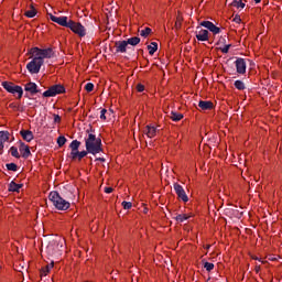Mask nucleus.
I'll return each instance as SVG.
<instances>
[{"mask_svg":"<svg viewBox=\"0 0 282 282\" xmlns=\"http://www.w3.org/2000/svg\"><path fill=\"white\" fill-rule=\"evenodd\" d=\"M86 133L87 135L85 137V147L87 153H90L91 155H98V153H102V139L96 137L91 128L87 129Z\"/></svg>","mask_w":282,"mask_h":282,"instance_id":"f257e3e1","label":"nucleus"},{"mask_svg":"<svg viewBox=\"0 0 282 282\" xmlns=\"http://www.w3.org/2000/svg\"><path fill=\"white\" fill-rule=\"evenodd\" d=\"M48 199L52 202L53 206L57 208V210H67L70 206L69 202L61 197V194H58L56 191L50 193Z\"/></svg>","mask_w":282,"mask_h":282,"instance_id":"f03ea898","label":"nucleus"},{"mask_svg":"<svg viewBox=\"0 0 282 282\" xmlns=\"http://www.w3.org/2000/svg\"><path fill=\"white\" fill-rule=\"evenodd\" d=\"M35 58H41V61H45V58H52L54 56V51L52 48H39L32 47L29 52Z\"/></svg>","mask_w":282,"mask_h":282,"instance_id":"7ed1b4c3","label":"nucleus"},{"mask_svg":"<svg viewBox=\"0 0 282 282\" xmlns=\"http://www.w3.org/2000/svg\"><path fill=\"white\" fill-rule=\"evenodd\" d=\"M2 87L9 94H18V100H21V98H23V87L14 85V83L12 82H2Z\"/></svg>","mask_w":282,"mask_h":282,"instance_id":"20e7f679","label":"nucleus"},{"mask_svg":"<svg viewBox=\"0 0 282 282\" xmlns=\"http://www.w3.org/2000/svg\"><path fill=\"white\" fill-rule=\"evenodd\" d=\"M45 61H42L40 57L33 56V59L26 64V69L31 74H39L41 67H43Z\"/></svg>","mask_w":282,"mask_h":282,"instance_id":"39448f33","label":"nucleus"},{"mask_svg":"<svg viewBox=\"0 0 282 282\" xmlns=\"http://www.w3.org/2000/svg\"><path fill=\"white\" fill-rule=\"evenodd\" d=\"M58 94H65V86L61 84L53 85L46 91L43 93V97L54 98V96H58Z\"/></svg>","mask_w":282,"mask_h":282,"instance_id":"423d86ee","label":"nucleus"},{"mask_svg":"<svg viewBox=\"0 0 282 282\" xmlns=\"http://www.w3.org/2000/svg\"><path fill=\"white\" fill-rule=\"evenodd\" d=\"M68 29L74 32V34H77V36H80L83 39L84 36H87V29L80 24V22H75L70 20V23L68 24Z\"/></svg>","mask_w":282,"mask_h":282,"instance_id":"0eeeda50","label":"nucleus"},{"mask_svg":"<svg viewBox=\"0 0 282 282\" xmlns=\"http://www.w3.org/2000/svg\"><path fill=\"white\" fill-rule=\"evenodd\" d=\"M48 17L53 23H57V25H62V28H69V23H72V20L65 15L56 17L50 13Z\"/></svg>","mask_w":282,"mask_h":282,"instance_id":"6e6552de","label":"nucleus"},{"mask_svg":"<svg viewBox=\"0 0 282 282\" xmlns=\"http://www.w3.org/2000/svg\"><path fill=\"white\" fill-rule=\"evenodd\" d=\"M174 191L178 197V199H182V202H188V195H186V191H184V187L180 185L178 183H174Z\"/></svg>","mask_w":282,"mask_h":282,"instance_id":"1a4fd4ad","label":"nucleus"},{"mask_svg":"<svg viewBox=\"0 0 282 282\" xmlns=\"http://www.w3.org/2000/svg\"><path fill=\"white\" fill-rule=\"evenodd\" d=\"M235 65H236L237 74H240V75L246 74L247 64H246V59L245 58L238 57L235 61Z\"/></svg>","mask_w":282,"mask_h":282,"instance_id":"9d476101","label":"nucleus"},{"mask_svg":"<svg viewBox=\"0 0 282 282\" xmlns=\"http://www.w3.org/2000/svg\"><path fill=\"white\" fill-rule=\"evenodd\" d=\"M202 28H206V30H209V32H213L214 34H219L221 32V29H219L215 23L210 21H203L200 22Z\"/></svg>","mask_w":282,"mask_h":282,"instance_id":"9b49d317","label":"nucleus"},{"mask_svg":"<svg viewBox=\"0 0 282 282\" xmlns=\"http://www.w3.org/2000/svg\"><path fill=\"white\" fill-rule=\"evenodd\" d=\"M24 90L31 94V96H36V94H40L41 90H39V85L34 82H30L24 85Z\"/></svg>","mask_w":282,"mask_h":282,"instance_id":"f8f14e48","label":"nucleus"},{"mask_svg":"<svg viewBox=\"0 0 282 282\" xmlns=\"http://www.w3.org/2000/svg\"><path fill=\"white\" fill-rule=\"evenodd\" d=\"M128 43H127V41H117L116 43H115V47H116V53L117 54H124V53H127V47H128Z\"/></svg>","mask_w":282,"mask_h":282,"instance_id":"ddd939ff","label":"nucleus"},{"mask_svg":"<svg viewBox=\"0 0 282 282\" xmlns=\"http://www.w3.org/2000/svg\"><path fill=\"white\" fill-rule=\"evenodd\" d=\"M19 150H20L22 158H24L25 160H26V158L32 155V152L30 151V147L22 141H20Z\"/></svg>","mask_w":282,"mask_h":282,"instance_id":"4468645a","label":"nucleus"},{"mask_svg":"<svg viewBox=\"0 0 282 282\" xmlns=\"http://www.w3.org/2000/svg\"><path fill=\"white\" fill-rule=\"evenodd\" d=\"M8 140H10V132L0 131V152L3 151L4 144Z\"/></svg>","mask_w":282,"mask_h":282,"instance_id":"2eb2a0df","label":"nucleus"},{"mask_svg":"<svg viewBox=\"0 0 282 282\" xmlns=\"http://www.w3.org/2000/svg\"><path fill=\"white\" fill-rule=\"evenodd\" d=\"M198 107L199 109H202L203 111H210V109H213L214 107V104L213 101H204V100H200L198 102Z\"/></svg>","mask_w":282,"mask_h":282,"instance_id":"dca6fc26","label":"nucleus"},{"mask_svg":"<svg viewBox=\"0 0 282 282\" xmlns=\"http://www.w3.org/2000/svg\"><path fill=\"white\" fill-rule=\"evenodd\" d=\"M20 135L23 138V140H25V142L34 140V133L30 130H21Z\"/></svg>","mask_w":282,"mask_h":282,"instance_id":"f3484780","label":"nucleus"},{"mask_svg":"<svg viewBox=\"0 0 282 282\" xmlns=\"http://www.w3.org/2000/svg\"><path fill=\"white\" fill-rule=\"evenodd\" d=\"M21 188H23V184H17L14 181H12V182L9 184L8 191H9L10 193H19V191H21Z\"/></svg>","mask_w":282,"mask_h":282,"instance_id":"a211bd4d","label":"nucleus"},{"mask_svg":"<svg viewBox=\"0 0 282 282\" xmlns=\"http://www.w3.org/2000/svg\"><path fill=\"white\" fill-rule=\"evenodd\" d=\"M197 41H208V30L202 29L197 34H196Z\"/></svg>","mask_w":282,"mask_h":282,"instance_id":"6ab92c4d","label":"nucleus"},{"mask_svg":"<svg viewBox=\"0 0 282 282\" xmlns=\"http://www.w3.org/2000/svg\"><path fill=\"white\" fill-rule=\"evenodd\" d=\"M169 118H171V120H173V122H180V120H182V118H184V115H182L177 111H171L169 115Z\"/></svg>","mask_w":282,"mask_h":282,"instance_id":"aec40b11","label":"nucleus"},{"mask_svg":"<svg viewBox=\"0 0 282 282\" xmlns=\"http://www.w3.org/2000/svg\"><path fill=\"white\" fill-rule=\"evenodd\" d=\"M145 133H147L148 138H155V135L158 133V129L153 126H147Z\"/></svg>","mask_w":282,"mask_h":282,"instance_id":"412c9836","label":"nucleus"},{"mask_svg":"<svg viewBox=\"0 0 282 282\" xmlns=\"http://www.w3.org/2000/svg\"><path fill=\"white\" fill-rule=\"evenodd\" d=\"M54 268V261L47 264L45 268H42L40 271L41 276H47V272H50Z\"/></svg>","mask_w":282,"mask_h":282,"instance_id":"4be33fe9","label":"nucleus"},{"mask_svg":"<svg viewBox=\"0 0 282 282\" xmlns=\"http://www.w3.org/2000/svg\"><path fill=\"white\" fill-rule=\"evenodd\" d=\"M31 10L25 11L24 15L28 17V19H34L36 17V9L34 8V4L30 6Z\"/></svg>","mask_w":282,"mask_h":282,"instance_id":"5701e85b","label":"nucleus"},{"mask_svg":"<svg viewBox=\"0 0 282 282\" xmlns=\"http://www.w3.org/2000/svg\"><path fill=\"white\" fill-rule=\"evenodd\" d=\"M148 51H149L150 56H153V54H155V52H158L156 42H151V44L148 45Z\"/></svg>","mask_w":282,"mask_h":282,"instance_id":"b1692460","label":"nucleus"},{"mask_svg":"<svg viewBox=\"0 0 282 282\" xmlns=\"http://www.w3.org/2000/svg\"><path fill=\"white\" fill-rule=\"evenodd\" d=\"M126 42L128 43V45H132L133 47H135V45L140 44V37H130Z\"/></svg>","mask_w":282,"mask_h":282,"instance_id":"393cba45","label":"nucleus"},{"mask_svg":"<svg viewBox=\"0 0 282 282\" xmlns=\"http://www.w3.org/2000/svg\"><path fill=\"white\" fill-rule=\"evenodd\" d=\"M234 87H236V89H238L239 91H243V89H246V84L242 80H236L234 83Z\"/></svg>","mask_w":282,"mask_h":282,"instance_id":"a878e982","label":"nucleus"},{"mask_svg":"<svg viewBox=\"0 0 282 282\" xmlns=\"http://www.w3.org/2000/svg\"><path fill=\"white\" fill-rule=\"evenodd\" d=\"M203 265L207 272H213V270H215V264L213 262H206L203 260Z\"/></svg>","mask_w":282,"mask_h":282,"instance_id":"bb28decb","label":"nucleus"},{"mask_svg":"<svg viewBox=\"0 0 282 282\" xmlns=\"http://www.w3.org/2000/svg\"><path fill=\"white\" fill-rule=\"evenodd\" d=\"M79 148H80V141L78 140H73L69 144V149H72V151H78Z\"/></svg>","mask_w":282,"mask_h":282,"instance_id":"cd10ccee","label":"nucleus"},{"mask_svg":"<svg viewBox=\"0 0 282 282\" xmlns=\"http://www.w3.org/2000/svg\"><path fill=\"white\" fill-rule=\"evenodd\" d=\"M231 6L234 7V8H241V9H243V8H246V3H243L241 0H234L232 2H231Z\"/></svg>","mask_w":282,"mask_h":282,"instance_id":"c85d7f7f","label":"nucleus"},{"mask_svg":"<svg viewBox=\"0 0 282 282\" xmlns=\"http://www.w3.org/2000/svg\"><path fill=\"white\" fill-rule=\"evenodd\" d=\"M9 151L12 158H17L18 160L19 158H21V154H19V149H17V147H11Z\"/></svg>","mask_w":282,"mask_h":282,"instance_id":"c756f323","label":"nucleus"},{"mask_svg":"<svg viewBox=\"0 0 282 282\" xmlns=\"http://www.w3.org/2000/svg\"><path fill=\"white\" fill-rule=\"evenodd\" d=\"M6 167L8 169V171H13L14 173L19 171V165H17L15 163H7Z\"/></svg>","mask_w":282,"mask_h":282,"instance_id":"7c9ffc66","label":"nucleus"},{"mask_svg":"<svg viewBox=\"0 0 282 282\" xmlns=\"http://www.w3.org/2000/svg\"><path fill=\"white\" fill-rule=\"evenodd\" d=\"M151 32H153L151 30V28H145L144 30L140 31V35L143 36L144 39H147V36H149V34H151Z\"/></svg>","mask_w":282,"mask_h":282,"instance_id":"2f4dec72","label":"nucleus"},{"mask_svg":"<svg viewBox=\"0 0 282 282\" xmlns=\"http://www.w3.org/2000/svg\"><path fill=\"white\" fill-rule=\"evenodd\" d=\"M67 142V138H65V137H63V135H61V137H58L57 138V144H58V147L61 148V147H65V143Z\"/></svg>","mask_w":282,"mask_h":282,"instance_id":"473e14b6","label":"nucleus"},{"mask_svg":"<svg viewBox=\"0 0 282 282\" xmlns=\"http://www.w3.org/2000/svg\"><path fill=\"white\" fill-rule=\"evenodd\" d=\"M186 219H188V216H186V214H180L175 217V220L181 223L186 221Z\"/></svg>","mask_w":282,"mask_h":282,"instance_id":"72a5a7b5","label":"nucleus"},{"mask_svg":"<svg viewBox=\"0 0 282 282\" xmlns=\"http://www.w3.org/2000/svg\"><path fill=\"white\" fill-rule=\"evenodd\" d=\"M121 205H122V207L124 208V210H131V208H132V206H133V204H132L131 202H126V200H123V202L121 203Z\"/></svg>","mask_w":282,"mask_h":282,"instance_id":"f704fd0d","label":"nucleus"},{"mask_svg":"<svg viewBox=\"0 0 282 282\" xmlns=\"http://www.w3.org/2000/svg\"><path fill=\"white\" fill-rule=\"evenodd\" d=\"M89 152H87V150H84V151H78L77 152V158H78V160L80 161V160H83V158H87V154H88Z\"/></svg>","mask_w":282,"mask_h":282,"instance_id":"c9c22d12","label":"nucleus"},{"mask_svg":"<svg viewBox=\"0 0 282 282\" xmlns=\"http://www.w3.org/2000/svg\"><path fill=\"white\" fill-rule=\"evenodd\" d=\"M107 109H101L100 110V120H107Z\"/></svg>","mask_w":282,"mask_h":282,"instance_id":"e433bc0d","label":"nucleus"},{"mask_svg":"<svg viewBox=\"0 0 282 282\" xmlns=\"http://www.w3.org/2000/svg\"><path fill=\"white\" fill-rule=\"evenodd\" d=\"M85 89H86V91H94V84L87 83V84L85 85Z\"/></svg>","mask_w":282,"mask_h":282,"instance_id":"4c0bfd02","label":"nucleus"},{"mask_svg":"<svg viewBox=\"0 0 282 282\" xmlns=\"http://www.w3.org/2000/svg\"><path fill=\"white\" fill-rule=\"evenodd\" d=\"M231 45H225V47L220 48V51L223 52V54H228V52L230 51Z\"/></svg>","mask_w":282,"mask_h":282,"instance_id":"58836bf2","label":"nucleus"},{"mask_svg":"<svg viewBox=\"0 0 282 282\" xmlns=\"http://www.w3.org/2000/svg\"><path fill=\"white\" fill-rule=\"evenodd\" d=\"M70 158H72V160H76V158H78V150H76V151L72 150Z\"/></svg>","mask_w":282,"mask_h":282,"instance_id":"ea45409f","label":"nucleus"},{"mask_svg":"<svg viewBox=\"0 0 282 282\" xmlns=\"http://www.w3.org/2000/svg\"><path fill=\"white\" fill-rule=\"evenodd\" d=\"M234 22L235 23H241V15L236 14L235 18H234Z\"/></svg>","mask_w":282,"mask_h":282,"instance_id":"a19ab883","label":"nucleus"},{"mask_svg":"<svg viewBox=\"0 0 282 282\" xmlns=\"http://www.w3.org/2000/svg\"><path fill=\"white\" fill-rule=\"evenodd\" d=\"M137 90H138L139 93L144 91V85L138 84V85H137Z\"/></svg>","mask_w":282,"mask_h":282,"instance_id":"79ce46f5","label":"nucleus"},{"mask_svg":"<svg viewBox=\"0 0 282 282\" xmlns=\"http://www.w3.org/2000/svg\"><path fill=\"white\" fill-rule=\"evenodd\" d=\"M54 122L56 123L61 122V116L54 115Z\"/></svg>","mask_w":282,"mask_h":282,"instance_id":"37998d69","label":"nucleus"},{"mask_svg":"<svg viewBox=\"0 0 282 282\" xmlns=\"http://www.w3.org/2000/svg\"><path fill=\"white\" fill-rule=\"evenodd\" d=\"M105 193H113V187H105Z\"/></svg>","mask_w":282,"mask_h":282,"instance_id":"c03bdc74","label":"nucleus"},{"mask_svg":"<svg viewBox=\"0 0 282 282\" xmlns=\"http://www.w3.org/2000/svg\"><path fill=\"white\" fill-rule=\"evenodd\" d=\"M96 161L97 162H105V158H97Z\"/></svg>","mask_w":282,"mask_h":282,"instance_id":"a18cd8bd","label":"nucleus"},{"mask_svg":"<svg viewBox=\"0 0 282 282\" xmlns=\"http://www.w3.org/2000/svg\"><path fill=\"white\" fill-rule=\"evenodd\" d=\"M52 248H53V245H50V246L47 247L48 252L52 251Z\"/></svg>","mask_w":282,"mask_h":282,"instance_id":"49530a36","label":"nucleus"},{"mask_svg":"<svg viewBox=\"0 0 282 282\" xmlns=\"http://www.w3.org/2000/svg\"><path fill=\"white\" fill-rule=\"evenodd\" d=\"M261 270V267H256V272H259Z\"/></svg>","mask_w":282,"mask_h":282,"instance_id":"de8ad7c7","label":"nucleus"},{"mask_svg":"<svg viewBox=\"0 0 282 282\" xmlns=\"http://www.w3.org/2000/svg\"><path fill=\"white\" fill-rule=\"evenodd\" d=\"M256 3H261V0H254Z\"/></svg>","mask_w":282,"mask_h":282,"instance_id":"09e8293b","label":"nucleus"},{"mask_svg":"<svg viewBox=\"0 0 282 282\" xmlns=\"http://www.w3.org/2000/svg\"><path fill=\"white\" fill-rule=\"evenodd\" d=\"M24 98H30V95L25 94V95H24Z\"/></svg>","mask_w":282,"mask_h":282,"instance_id":"8fccbe9b","label":"nucleus"}]
</instances>
